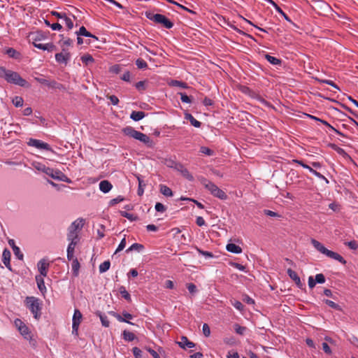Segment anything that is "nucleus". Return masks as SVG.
Listing matches in <instances>:
<instances>
[{
  "label": "nucleus",
  "instance_id": "nucleus-1",
  "mask_svg": "<svg viewBox=\"0 0 358 358\" xmlns=\"http://www.w3.org/2000/svg\"><path fill=\"white\" fill-rule=\"evenodd\" d=\"M311 243L314 248L318 250L320 252L327 255V257L336 259L339 262L345 264L346 263L345 260L338 253L333 252L327 249L319 241L312 239Z\"/></svg>",
  "mask_w": 358,
  "mask_h": 358
},
{
  "label": "nucleus",
  "instance_id": "nucleus-2",
  "mask_svg": "<svg viewBox=\"0 0 358 358\" xmlns=\"http://www.w3.org/2000/svg\"><path fill=\"white\" fill-rule=\"evenodd\" d=\"M26 306L34 314L36 319H38L40 315L41 302L38 299L34 296H27L24 301Z\"/></svg>",
  "mask_w": 358,
  "mask_h": 358
},
{
  "label": "nucleus",
  "instance_id": "nucleus-3",
  "mask_svg": "<svg viewBox=\"0 0 358 358\" xmlns=\"http://www.w3.org/2000/svg\"><path fill=\"white\" fill-rule=\"evenodd\" d=\"M202 184L204 187L210 191V192L215 197L219 198L222 200H226L227 199V195L225 192L220 189L214 183L203 179L202 181Z\"/></svg>",
  "mask_w": 358,
  "mask_h": 358
},
{
  "label": "nucleus",
  "instance_id": "nucleus-4",
  "mask_svg": "<svg viewBox=\"0 0 358 358\" xmlns=\"http://www.w3.org/2000/svg\"><path fill=\"white\" fill-rule=\"evenodd\" d=\"M145 15L150 20L159 24H162L166 28H171L173 27V24L170 22V20L163 15L155 14L152 12H146Z\"/></svg>",
  "mask_w": 358,
  "mask_h": 358
},
{
  "label": "nucleus",
  "instance_id": "nucleus-5",
  "mask_svg": "<svg viewBox=\"0 0 358 358\" xmlns=\"http://www.w3.org/2000/svg\"><path fill=\"white\" fill-rule=\"evenodd\" d=\"M5 80L10 83L20 85L21 87H29L27 82L23 79L17 73L9 71L7 73Z\"/></svg>",
  "mask_w": 358,
  "mask_h": 358
},
{
  "label": "nucleus",
  "instance_id": "nucleus-6",
  "mask_svg": "<svg viewBox=\"0 0 358 358\" xmlns=\"http://www.w3.org/2000/svg\"><path fill=\"white\" fill-rule=\"evenodd\" d=\"M43 34L41 33H36L33 34L31 35V38L33 41V45L38 48L43 50H48V51H52L54 50L55 46L52 44L47 43V44H42L40 43H38V41H41L43 38Z\"/></svg>",
  "mask_w": 358,
  "mask_h": 358
},
{
  "label": "nucleus",
  "instance_id": "nucleus-7",
  "mask_svg": "<svg viewBox=\"0 0 358 358\" xmlns=\"http://www.w3.org/2000/svg\"><path fill=\"white\" fill-rule=\"evenodd\" d=\"M14 324L18 331L26 340L31 341L33 337V334L30 331L29 328L20 319H16L14 321Z\"/></svg>",
  "mask_w": 358,
  "mask_h": 358
},
{
  "label": "nucleus",
  "instance_id": "nucleus-8",
  "mask_svg": "<svg viewBox=\"0 0 358 358\" xmlns=\"http://www.w3.org/2000/svg\"><path fill=\"white\" fill-rule=\"evenodd\" d=\"M82 320L81 312L78 309H76L72 318V334L76 336H78V329Z\"/></svg>",
  "mask_w": 358,
  "mask_h": 358
},
{
  "label": "nucleus",
  "instance_id": "nucleus-9",
  "mask_svg": "<svg viewBox=\"0 0 358 358\" xmlns=\"http://www.w3.org/2000/svg\"><path fill=\"white\" fill-rule=\"evenodd\" d=\"M27 144L29 145V146H32V147H35L36 148H38V149H40V150H49V151H52V150L51 149V148L50 147V145L46 143H44L40 140H37V139H34V138H30L27 143Z\"/></svg>",
  "mask_w": 358,
  "mask_h": 358
},
{
  "label": "nucleus",
  "instance_id": "nucleus-10",
  "mask_svg": "<svg viewBox=\"0 0 358 358\" xmlns=\"http://www.w3.org/2000/svg\"><path fill=\"white\" fill-rule=\"evenodd\" d=\"M48 267H49V263L48 262V261L44 259H41L37 264V268H38V271L39 272L38 275H42V276L45 277L48 273Z\"/></svg>",
  "mask_w": 358,
  "mask_h": 358
},
{
  "label": "nucleus",
  "instance_id": "nucleus-11",
  "mask_svg": "<svg viewBox=\"0 0 358 358\" xmlns=\"http://www.w3.org/2000/svg\"><path fill=\"white\" fill-rule=\"evenodd\" d=\"M51 178L55 180L66 182L68 183L71 182V180L70 178H69L65 174H64L62 171L57 169L54 170Z\"/></svg>",
  "mask_w": 358,
  "mask_h": 358
},
{
  "label": "nucleus",
  "instance_id": "nucleus-12",
  "mask_svg": "<svg viewBox=\"0 0 358 358\" xmlns=\"http://www.w3.org/2000/svg\"><path fill=\"white\" fill-rule=\"evenodd\" d=\"M84 222L85 221L83 219H77L70 225L68 230L78 233L84 226Z\"/></svg>",
  "mask_w": 358,
  "mask_h": 358
},
{
  "label": "nucleus",
  "instance_id": "nucleus-13",
  "mask_svg": "<svg viewBox=\"0 0 358 358\" xmlns=\"http://www.w3.org/2000/svg\"><path fill=\"white\" fill-rule=\"evenodd\" d=\"M70 58V54L67 52H62L55 55V59L57 62L66 64Z\"/></svg>",
  "mask_w": 358,
  "mask_h": 358
},
{
  "label": "nucleus",
  "instance_id": "nucleus-14",
  "mask_svg": "<svg viewBox=\"0 0 358 358\" xmlns=\"http://www.w3.org/2000/svg\"><path fill=\"white\" fill-rule=\"evenodd\" d=\"M134 138L138 140L147 145H152V141L150 140V138L147 135L140 131H136V133L134 134Z\"/></svg>",
  "mask_w": 358,
  "mask_h": 358
},
{
  "label": "nucleus",
  "instance_id": "nucleus-15",
  "mask_svg": "<svg viewBox=\"0 0 358 358\" xmlns=\"http://www.w3.org/2000/svg\"><path fill=\"white\" fill-rule=\"evenodd\" d=\"M44 278L45 277L42 276V275H36V281L37 287L43 295H45V294L47 291V289H46V287H45V282H44Z\"/></svg>",
  "mask_w": 358,
  "mask_h": 358
},
{
  "label": "nucleus",
  "instance_id": "nucleus-16",
  "mask_svg": "<svg viewBox=\"0 0 358 358\" xmlns=\"http://www.w3.org/2000/svg\"><path fill=\"white\" fill-rule=\"evenodd\" d=\"M175 168L180 172L182 176L188 179L189 180H193V176L192 174L189 172V171L182 166L181 164H176Z\"/></svg>",
  "mask_w": 358,
  "mask_h": 358
},
{
  "label": "nucleus",
  "instance_id": "nucleus-17",
  "mask_svg": "<svg viewBox=\"0 0 358 358\" xmlns=\"http://www.w3.org/2000/svg\"><path fill=\"white\" fill-rule=\"evenodd\" d=\"M10 252L8 249H5L2 253V262L4 265L9 269L11 270V266L10 263Z\"/></svg>",
  "mask_w": 358,
  "mask_h": 358
},
{
  "label": "nucleus",
  "instance_id": "nucleus-18",
  "mask_svg": "<svg viewBox=\"0 0 358 358\" xmlns=\"http://www.w3.org/2000/svg\"><path fill=\"white\" fill-rule=\"evenodd\" d=\"M99 186V189L103 193L109 192L113 188L112 184L106 180L101 181Z\"/></svg>",
  "mask_w": 358,
  "mask_h": 358
},
{
  "label": "nucleus",
  "instance_id": "nucleus-19",
  "mask_svg": "<svg viewBox=\"0 0 358 358\" xmlns=\"http://www.w3.org/2000/svg\"><path fill=\"white\" fill-rule=\"evenodd\" d=\"M178 344L179 345V346L182 348H192L195 346L194 343L189 341L187 337L185 336H182L181 338V340L180 341L178 342Z\"/></svg>",
  "mask_w": 358,
  "mask_h": 358
},
{
  "label": "nucleus",
  "instance_id": "nucleus-20",
  "mask_svg": "<svg viewBox=\"0 0 358 358\" xmlns=\"http://www.w3.org/2000/svg\"><path fill=\"white\" fill-rule=\"evenodd\" d=\"M287 274L289 275L290 278H292L295 282V283L299 287H302V283L301 282L300 278L298 276L297 273L295 271H292L291 268H288Z\"/></svg>",
  "mask_w": 358,
  "mask_h": 358
},
{
  "label": "nucleus",
  "instance_id": "nucleus-21",
  "mask_svg": "<svg viewBox=\"0 0 358 358\" xmlns=\"http://www.w3.org/2000/svg\"><path fill=\"white\" fill-rule=\"evenodd\" d=\"M226 249L228 252L234 253V254H240L242 252V248L234 243H228L226 245Z\"/></svg>",
  "mask_w": 358,
  "mask_h": 358
},
{
  "label": "nucleus",
  "instance_id": "nucleus-22",
  "mask_svg": "<svg viewBox=\"0 0 358 358\" xmlns=\"http://www.w3.org/2000/svg\"><path fill=\"white\" fill-rule=\"evenodd\" d=\"M78 243L77 242H69L67 248V257L69 260L73 259L75 248Z\"/></svg>",
  "mask_w": 358,
  "mask_h": 358
},
{
  "label": "nucleus",
  "instance_id": "nucleus-23",
  "mask_svg": "<svg viewBox=\"0 0 358 358\" xmlns=\"http://www.w3.org/2000/svg\"><path fill=\"white\" fill-rule=\"evenodd\" d=\"M67 240L69 242H79V236L78 232L68 230Z\"/></svg>",
  "mask_w": 358,
  "mask_h": 358
},
{
  "label": "nucleus",
  "instance_id": "nucleus-24",
  "mask_svg": "<svg viewBox=\"0 0 358 358\" xmlns=\"http://www.w3.org/2000/svg\"><path fill=\"white\" fill-rule=\"evenodd\" d=\"M186 120H189L192 125L195 127H200L201 122L196 120L191 114L186 113L185 115Z\"/></svg>",
  "mask_w": 358,
  "mask_h": 358
},
{
  "label": "nucleus",
  "instance_id": "nucleus-25",
  "mask_svg": "<svg viewBox=\"0 0 358 358\" xmlns=\"http://www.w3.org/2000/svg\"><path fill=\"white\" fill-rule=\"evenodd\" d=\"M159 190H160V192L166 196H173V192H172L171 189L169 187H167L164 185H160Z\"/></svg>",
  "mask_w": 358,
  "mask_h": 358
},
{
  "label": "nucleus",
  "instance_id": "nucleus-26",
  "mask_svg": "<svg viewBox=\"0 0 358 358\" xmlns=\"http://www.w3.org/2000/svg\"><path fill=\"white\" fill-rule=\"evenodd\" d=\"M130 117L132 120L138 121L145 117V113L142 111H133Z\"/></svg>",
  "mask_w": 358,
  "mask_h": 358
},
{
  "label": "nucleus",
  "instance_id": "nucleus-27",
  "mask_svg": "<svg viewBox=\"0 0 358 358\" xmlns=\"http://www.w3.org/2000/svg\"><path fill=\"white\" fill-rule=\"evenodd\" d=\"M144 249V246L139 243H134L131 245L127 250V252H131V251H137V252H141Z\"/></svg>",
  "mask_w": 358,
  "mask_h": 358
},
{
  "label": "nucleus",
  "instance_id": "nucleus-28",
  "mask_svg": "<svg viewBox=\"0 0 358 358\" xmlns=\"http://www.w3.org/2000/svg\"><path fill=\"white\" fill-rule=\"evenodd\" d=\"M78 36H85L87 37H93L96 40H97V38L94 36H93L92 34H90L89 31H87L85 27H81L79 29V31L77 32Z\"/></svg>",
  "mask_w": 358,
  "mask_h": 358
},
{
  "label": "nucleus",
  "instance_id": "nucleus-29",
  "mask_svg": "<svg viewBox=\"0 0 358 358\" xmlns=\"http://www.w3.org/2000/svg\"><path fill=\"white\" fill-rule=\"evenodd\" d=\"M82 62L86 65L92 64L94 62V58L89 54L84 55L81 57Z\"/></svg>",
  "mask_w": 358,
  "mask_h": 358
},
{
  "label": "nucleus",
  "instance_id": "nucleus-30",
  "mask_svg": "<svg viewBox=\"0 0 358 358\" xmlns=\"http://www.w3.org/2000/svg\"><path fill=\"white\" fill-rule=\"evenodd\" d=\"M59 43L62 48L63 51H64L66 48H68L72 45L73 41L70 38H63L60 41Z\"/></svg>",
  "mask_w": 358,
  "mask_h": 358
},
{
  "label": "nucleus",
  "instance_id": "nucleus-31",
  "mask_svg": "<svg viewBox=\"0 0 358 358\" xmlns=\"http://www.w3.org/2000/svg\"><path fill=\"white\" fill-rule=\"evenodd\" d=\"M122 131H123L124 134H125L126 136L134 138V134L136 133V130H135L134 129H133L131 127H128L123 129Z\"/></svg>",
  "mask_w": 358,
  "mask_h": 358
},
{
  "label": "nucleus",
  "instance_id": "nucleus-32",
  "mask_svg": "<svg viewBox=\"0 0 358 358\" xmlns=\"http://www.w3.org/2000/svg\"><path fill=\"white\" fill-rule=\"evenodd\" d=\"M12 103L16 107H22L23 106L24 100L20 96H15L12 99Z\"/></svg>",
  "mask_w": 358,
  "mask_h": 358
},
{
  "label": "nucleus",
  "instance_id": "nucleus-33",
  "mask_svg": "<svg viewBox=\"0 0 358 358\" xmlns=\"http://www.w3.org/2000/svg\"><path fill=\"white\" fill-rule=\"evenodd\" d=\"M97 315H99V317L101 320L102 325L105 327H108L110 325V322H109L108 317L106 315H103L100 313H97Z\"/></svg>",
  "mask_w": 358,
  "mask_h": 358
},
{
  "label": "nucleus",
  "instance_id": "nucleus-34",
  "mask_svg": "<svg viewBox=\"0 0 358 358\" xmlns=\"http://www.w3.org/2000/svg\"><path fill=\"white\" fill-rule=\"evenodd\" d=\"M265 57H266V59H267V61L268 62H270L271 64H272L273 65H277V64H280V60L278 59L276 57H274L271 56L269 55H266Z\"/></svg>",
  "mask_w": 358,
  "mask_h": 358
},
{
  "label": "nucleus",
  "instance_id": "nucleus-35",
  "mask_svg": "<svg viewBox=\"0 0 358 358\" xmlns=\"http://www.w3.org/2000/svg\"><path fill=\"white\" fill-rule=\"evenodd\" d=\"M137 179L138 181V194L141 196L144 192V187L145 185L143 183V181L141 179V178L138 176Z\"/></svg>",
  "mask_w": 358,
  "mask_h": 358
},
{
  "label": "nucleus",
  "instance_id": "nucleus-36",
  "mask_svg": "<svg viewBox=\"0 0 358 358\" xmlns=\"http://www.w3.org/2000/svg\"><path fill=\"white\" fill-rule=\"evenodd\" d=\"M110 264L109 261H105L99 266V271L100 273H103L107 271L110 268Z\"/></svg>",
  "mask_w": 358,
  "mask_h": 358
},
{
  "label": "nucleus",
  "instance_id": "nucleus-37",
  "mask_svg": "<svg viewBox=\"0 0 358 358\" xmlns=\"http://www.w3.org/2000/svg\"><path fill=\"white\" fill-rule=\"evenodd\" d=\"M123 338L124 340L127 341H131L134 340L135 336L133 333L128 331H123Z\"/></svg>",
  "mask_w": 358,
  "mask_h": 358
},
{
  "label": "nucleus",
  "instance_id": "nucleus-38",
  "mask_svg": "<svg viewBox=\"0 0 358 358\" xmlns=\"http://www.w3.org/2000/svg\"><path fill=\"white\" fill-rule=\"evenodd\" d=\"M63 20H64L65 24L66 25V27L69 29H71L73 27V21L71 20V19L68 17L66 15H64Z\"/></svg>",
  "mask_w": 358,
  "mask_h": 358
},
{
  "label": "nucleus",
  "instance_id": "nucleus-39",
  "mask_svg": "<svg viewBox=\"0 0 358 358\" xmlns=\"http://www.w3.org/2000/svg\"><path fill=\"white\" fill-rule=\"evenodd\" d=\"M14 255L20 259L23 260L24 255L20 251V249L19 247H14V250H13Z\"/></svg>",
  "mask_w": 358,
  "mask_h": 358
},
{
  "label": "nucleus",
  "instance_id": "nucleus-40",
  "mask_svg": "<svg viewBox=\"0 0 358 358\" xmlns=\"http://www.w3.org/2000/svg\"><path fill=\"white\" fill-rule=\"evenodd\" d=\"M169 85L170 86H177V87H183V88L187 87L186 85L184 83H181L178 80H171L169 83Z\"/></svg>",
  "mask_w": 358,
  "mask_h": 358
},
{
  "label": "nucleus",
  "instance_id": "nucleus-41",
  "mask_svg": "<svg viewBox=\"0 0 358 358\" xmlns=\"http://www.w3.org/2000/svg\"><path fill=\"white\" fill-rule=\"evenodd\" d=\"M200 152L204 155H208V156H211L213 155V151L212 150H210V148H207V147H201L200 148Z\"/></svg>",
  "mask_w": 358,
  "mask_h": 358
},
{
  "label": "nucleus",
  "instance_id": "nucleus-42",
  "mask_svg": "<svg viewBox=\"0 0 358 358\" xmlns=\"http://www.w3.org/2000/svg\"><path fill=\"white\" fill-rule=\"evenodd\" d=\"M234 330L238 334H241V335H243L244 334L245 330H246V328L244 327H241L238 324H235L234 325Z\"/></svg>",
  "mask_w": 358,
  "mask_h": 358
},
{
  "label": "nucleus",
  "instance_id": "nucleus-43",
  "mask_svg": "<svg viewBox=\"0 0 358 358\" xmlns=\"http://www.w3.org/2000/svg\"><path fill=\"white\" fill-rule=\"evenodd\" d=\"M33 166L36 169H37L38 171H42L43 173H44V171H45V170L46 169V166L45 165H43V164H41L39 162H34L33 163Z\"/></svg>",
  "mask_w": 358,
  "mask_h": 358
},
{
  "label": "nucleus",
  "instance_id": "nucleus-44",
  "mask_svg": "<svg viewBox=\"0 0 358 358\" xmlns=\"http://www.w3.org/2000/svg\"><path fill=\"white\" fill-rule=\"evenodd\" d=\"M202 331L206 337H208L210 335V329L207 324H204L203 325Z\"/></svg>",
  "mask_w": 358,
  "mask_h": 358
},
{
  "label": "nucleus",
  "instance_id": "nucleus-45",
  "mask_svg": "<svg viewBox=\"0 0 358 358\" xmlns=\"http://www.w3.org/2000/svg\"><path fill=\"white\" fill-rule=\"evenodd\" d=\"M345 244L352 250H355L358 249V243L355 241L346 242Z\"/></svg>",
  "mask_w": 358,
  "mask_h": 358
},
{
  "label": "nucleus",
  "instance_id": "nucleus-46",
  "mask_svg": "<svg viewBox=\"0 0 358 358\" xmlns=\"http://www.w3.org/2000/svg\"><path fill=\"white\" fill-rule=\"evenodd\" d=\"M324 302L326 304H327L329 306H330L332 308H334L336 310H341L340 306L332 301L327 299L324 301Z\"/></svg>",
  "mask_w": 358,
  "mask_h": 358
},
{
  "label": "nucleus",
  "instance_id": "nucleus-47",
  "mask_svg": "<svg viewBox=\"0 0 358 358\" xmlns=\"http://www.w3.org/2000/svg\"><path fill=\"white\" fill-rule=\"evenodd\" d=\"M136 64L138 69H145L147 67L146 62L141 59H138Z\"/></svg>",
  "mask_w": 358,
  "mask_h": 358
},
{
  "label": "nucleus",
  "instance_id": "nucleus-48",
  "mask_svg": "<svg viewBox=\"0 0 358 358\" xmlns=\"http://www.w3.org/2000/svg\"><path fill=\"white\" fill-rule=\"evenodd\" d=\"M310 117L311 118L314 119V120H316L322 122L324 125L329 127L330 129H331L332 130L335 131L336 133L340 134L336 129H335L332 126H331L327 122H326L324 120H320L319 118H317L316 117H314V116H312V115H310Z\"/></svg>",
  "mask_w": 358,
  "mask_h": 358
},
{
  "label": "nucleus",
  "instance_id": "nucleus-49",
  "mask_svg": "<svg viewBox=\"0 0 358 358\" xmlns=\"http://www.w3.org/2000/svg\"><path fill=\"white\" fill-rule=\"evenodd\" d=\"M124 200V198L121 196H117L113 199H111L109 202L110 206H114Z\"/></svg>",
  "mask_w": 358,
  "mask_h": 358
},
{
  "label": "nucleus",
  "instance_id": "nucleus-50",
  "mask_svg": "<svg viewBox=\"0 0 358 358\" xmlns=\"http://www.w3.org/2000/svg\"><path fill=\"white\" fill-rule=\"evenodd\" d=\"M315 282L317 283H324L325 282V278L323 274L319 273L315 276Z\"/></svg>",
  "mask_w": 358,
  "mask_h": 358
},
{
  "label": "nucleus",
  "instance_id": "nucleus-51",
  "mask_svg": "<svg viewBox=\"0 0 358 358\" xmlns=\"http://www.w3.org/2000/svg\"><path fill=\"white\" fill-rule=\"evenodd\" d=\"M114 317H115L117 318V320L120 322H127V323H129L131 324H133L132 322H130L129 321H127L126 319H124V317H122L121 315L114 313V312H111L110 313Z\"/></svg>",
  "mask_w": 358,
  "mask_h": 358
},
{
  "label": "nucleus",
  "instance_id": "nucleus-52",
  "mask_svg": "<svg viewBox=\"0 0 358 358\" xmlns=\"http://www.w3.org/2000/svg\"><path fill=\"white\" fill-rule=\"evenodd\" d=\"M125 246H126V238H124L121 241V242H120V243L119 244V245H118V247H117V250H115V253H117V252H120V251L122 250L125 248Z\"/></svg>",
  "mask_w": 358,
  "mask_h": 358
},
{
  "label": "nucleus",
  "instance_id": "nucleus-53",
  "mask_svg": "<svg viewBox=\"0 0 358 358\" xmlns=\"http://www.w3.org/2000/svg\"><path fill=\"white\" fill-rule=\"evenodd\" d=\"M197 251L199 252V254L205 256L206 257H208V258H212L213 257V255L210 252H208V251H203V250H201L199 248H196Z\"/></svg>",
  "mask_w": 358,
  "mask_h": 358
},
{
  "label": "nucleus",
  "instance_id": "nucleus-54",
  "mask_svg": "<svg viewBox=\"0 0 358 358\" xmlns=\"http://www.w3.org/2000/svg\"><path fill=\"white\" fill-rule=\"evenodd\" d=\"M231 303L237 310H241V311L243 310V306L240 301H231Z\"/></svg>",
  "mask_w": 358,
  "mask_h": 358
},
{
  "label": "nucleus",
  "instance_id": "nucleus-55",
  "mask_svg": "<svg viewBox=\"0 0 358 358\" xmlns=\"http://www.w3.org/2000/svg\"><path fill=\"white\" fill-rule=\"evenodd\" d=\"M187 287L189 292L192 294H194L197 291L196 285L192 283L187 284Z\"/></svg>",
  "mask_w": 358,
  "mask_h": 358
},
{
  "label": "nucleus",
  "instance_id": "nucleus-56",
  "mask_svg": "<svg viewBox=\"0 0 358 358\" xmlns=\"http://www.w3.org/2000/svg\"><path fill=\"white\" fill-rule=\"evenodd\" d=\"M180 95L181 101L184 103H191V99L187 95L183 94V93H179Z\"/></svg>",
  "mask_w": 358,
  "mask_h": 358
},
{
  "label": "nucleus",
  "instance_id": "nucleus-57",
  "mask_svg": "<svg viewBox=\"0 0 358 358\" xmlns=\"http://www.w3.org/2000/svg\"><path fill=\"white\" fill-rule=\"evenodd\" d=\"M120 293L124 299H126L128 301H130V299H131L130 294L128 293V292L124 288H122L120 289Z\"/></svg>",
  "mask_w": 358,
  "mask_h": 358
},
{
  "label": "nucleus",
  "instance_id": "nucleus-58",
  "mask_svg": "<svg viewBox=\"0 0 358 358\" xmlns=\"http://www.w3.org/2000/svg\"><path fill=\"white\" fill-rule=\"evenodd\" d=\"M270 2L276 9V10L282 15H285V13L281 10V8L272 0H267Z\"/></svg>",
  "mask_w": 358,
  "mask_h": 358
},
{
  "label": "nucleus",
  "instance_id": "nucleus-59",
  "mask_svg": "<svg viewBox=\"0 0 358 358\" xmlns=\"http://www.w3.org/2000/svg\"><path fill=\"white\" fill-rule=\"evenodd\" d=\"M133 353L136 358H141L142 352L138 348L136 347L133 348Z\"/></svg>",
  "mask_w": 358,
  "mask_h": 358
},
{
  "label": "nucleus",
  "instance_id": "nucleus-60",
  "mask_svg": "<svg viewBox=\"0 0 358 358\" xmlns=\"http://www.w3.org/2000/svg\"><path fill=\"white\" fill-rule=\"evenodd\" d=\"M230 265L235 267L236 268L244 271L245 270V267L240 264L235 263V262H231Z\"/></svg>",
  "mask_w": 358,
  "mask_h": 358
},
{
  "label": "nucleus",
  "instance_id": "nucleus-61",
  "mask_svg": "<svg viewBox=\"0 0 358 358\" xmlns=\"http://www.w3.org/2000/svg\"><path fill=\"white\" fill-rule=\"evenodd\" d=\"M121 67L119 65H114L110 68V71L114 73H118L120 72Z\"/></svg>",
  "mask_w": 358,
  "mask_h": 358
},
{
  "label": "nucleus",
  "instance_id": "nucleus-62",
  "mask_svg": "<svg viewBox=\"0 0 358 358\" xmlns=\"http://www.w3.org/2000/svg\"><path fill=\"white\" fill-rule=\"evenodd\" d=\"M155 209L158 212H164L165 210V207L162 203H157L155 205Z\"/></svg>",
  "mask_w": 358,
  "mask_h": 358
},
{
  "label": "nucleus",
  "instance_id": "nucleus-63",
  "mask_svg": "<svg viewBox=\"0 0 358 358\" xmlns=\"http://www.w3.org/2000/svg\"><path fill=\"white\" fill-rule=\"evenodd\" d=\"M6 52L11 57H17V55H18V53L12 48L8 49Z\"/></svg>",
  "mask_w": 358,
  "mask_h": 358
},
{
  "label": "nucleus",
  "instance_id": "nucleus-64",
  "mask_svg": "<svg viewBox=\"0 0 358 358\" xmlns=\"http://www.w3.org/2000/svg\"><path fill=\"white\" fill-rule=\"evenodd\" d=\"M227 358H239V355L236 352H229L227 355Z\"/></svg>",
  "mask_w": 358,
  "mask_h": 358
}]
</instances>
